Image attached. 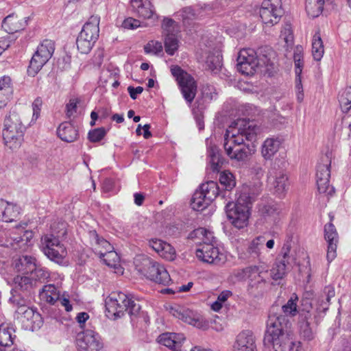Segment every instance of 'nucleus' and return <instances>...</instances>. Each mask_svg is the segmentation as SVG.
Wrapping results in <instances>:
<instances>
[{"mask_svg": "<svg viewBox=\"0 0 351 351\" xmlns=\"http://www.w3.org/2000/svg\"><path fill=\"white\" fill-rule=\"evenodd\" d=\"M171 72L177 81L185 101L191 104L197 93V84L194 78L179 66H172Z\"/></svg>", "mask_w": 351, "mask_h": 351, "instance_id": "nucleus-11", "label": "nucleus"}, {"mask_svg": "<svg viewBox=\"0 0 351 351\" xmlns=\"http://www.w3.org/2000/svg\"><path fill=\"white\" fill-rule=\"evenodd\" d=\"M298 301V295L293 293L281 308L274 305L269 309L263 342L265 346H272L274 351H300L301 348V343L293 341L287 330V317H294L299 313Z\"/></svg>", "mask_w": 351, "mask_h": 351, "instance_id": "nucleus-1", "label": "nucleus"}, {"mask_svg": "<svg viewBox=\"0 0 351 351\" xmlns=\"http://www.w3.org/2000/svg\"><path fill=\"white\" fill-rule=\"evenodd\" d=\"M232 295V292L229 290H225L220 293L217 297V300L214 302L211 305V308L218 312L222 308L223 304Z\"/></svg>", "mask_w": 351, "mask_h": 351, "instance_id": "nucleus-49", "label": "nucleus"}, {"mask_svg": "<svg viewBox=\"0 0 351 351\" xmlns=\"http://www.w3.org/2000/svg\"><path fill=\"white\" fill-rule=\"evenodd\" d=\"M250 187H243L237 202H228L226 206L228 218L231 220L232 225L241 229L246 227L250 215V208L252 202L260 195L261 184L256 183L255 189L250 193Z\"/></svg>", "mask_w": 351, "mask_h": 351, "instance_id": "nucleus-3", "label": "nucleus"}, {"mask_svg": "<svg viewBox=\"0 0 351 351\" xmlns=\"http://www.w3.org/2000/svg\"><path fill=\"white\" fill-rule=\"evenodd\" d=\"M12 92L0 91V109L7 106L12 96Z\"/></svg>", "mask_w": 351, "mask_h": 351, "instance_id": "nucleus-61", "label": "nucleus"}, {"mask_svg": "<svg viewBox=\"0 0 351 351\" xmlns=\"http://www.w3.org/2000/svg\"><path fill=\"white\" fill-rule=\"evenodd\" d=\"M259 128L254 121L239 119L226 131L223 147L231 159L239 162L247 160L255 151L252 142L256 141Z\"/></svg>", "mask_w": 351, "mask_h": 351, "instance_id": "nucleus-2", "label": "nucleus"}, {"mask_svg": "<svg viewBox=\"0 0 351 351\" xmlns=\"http://www.w3.org/2000/svg\"><path fill=\"white\" fill-rule=\"evenodd\" d=\"M128 91L130 94V97L132 99H136L137 98L138 95H140L143 91V88L141 86H137V87H133V86H128Z\"/></svg>", "mask_w": 351, "mask_h": 351, "instance_id": "nucleus-63", "label": "nucleus"}, {"mask_svg": "<svg viewBox=\"0 0 351 351\" xmlns=\"http://www.w3.org/2000/svg\"><path fill=\"white\" fill-rule=\"evenodd\" d=\"M140 261L141 265L137 266L141 273L158 284L169 285L171 278L164 265L147 256L141 257Z\"/></svg>", "mask_w": 351, "mask_h": 351, "instance_id": "nucleus-9", "label": "nucleus"}, {"mask_svg": "<svg viewBox=\"0 0 351 351\" xmlns=\"http://www.w3.org/2000/svg\"><path fill=\"white\" fill-rule=\"evenodd\" d=\"M76 346L78 351H99L104 345L98 333L86 330L77 335Z\"/></svg>", "mask_w": 351, "mask_h": 351, "instance_id": "nucleus-16", "label": "nucleus"}, {"mask_svg": "<svg viewBox=\"0 0 351 351\" xmlns=\"http://www.w3.org/2000/svg\"><path fill=\"white\" fill-rule=\"evenodd\" d=\"M149 246L152 248L160 257L167 261H173L176 258L175 248L169 243L159 239H151L148 241Z\"/></svg>", "mask_w": 351, "mask_h": 351, "instance_id": "nucleus-19", "label": "nucleus"}, {"mask_svg": "<svg viewBox=\"0 0 351 351\" xmlns=\"http://www.w3.org/2000/svg\"><path fill=\"white\" fill-rule=\"evenodd\" d=\"M15 291H29L32 287V280L27 276H16L14 279Z\"/></svg>", "mask_w": 351, "mask_h": 351, "instance_id": "nucleus-44", "label": "nucleus"}, {"mask_svg": "<svg viewBox=\"0 0 351 351\" xmlns=\"http://www.w3.org/2000/svg\"><path fill=\"white\" fill-rule=\"evenodd\" d=\"M208 162L213 171H219L221 160L216 147H209L208 149Z\"/></svg>", "mask_w": 351, "mask_h": 351, "instance_id": "nucleus-40", "label": "nucleus"}, {"mask_svg": "<svg viewBox=\"0 0 351 351\" xmlns=\"http://www.w3.org/2000/svg\"><path fill=\"white\" fill-rule=\"evenodd\" d=\"M220 183L226 187L227 191L230 190L235 186L234 176L230 172L223 171L220 174Z\"/></svg>", "mask_w": 351, "mask_h": 351, "instance_id": "nucleus-52", "label": "nucleus"}, {"mask_svg": "<svg viewBox=\"0 0 351 351\" xmlns=\"http://www.w3.org/2000/svg\"><path fill=\"white\" fill-rule=\"evenodd\" d=\"M324 54V47L319 32H316L312 39V56L316 61H320Z\"/></svg>", "mask_w": 351, "mask_h": 351, "instance_id": "nucleus-34", "label": "nucleus"}, {"mask_svg": "<svg viewBox=\"0 0 351 351\" xmlns=\"http://www.w3.org/2000/svg\"><path fill=\"white\" fill-rule=\"evenodd\" d=\"M144 50L146 53L157 54L162 51V45L160 42L151 40L145 45Z\"/></svg>", "mask_w": 351, "mask_h": 351, "instance_id": "nucleus-55", "label": "nucleus"}, {"mask_svg": "<svg viewBox=\"0 0 351 351\" xmlns=\"http://www.w3.org/2000/svg\"><path fill=\"white\" fill-rule=\"evenodd\" d=\"M19 214V208L14 204L7 202L5 215L3 221L5 222L12 221Z\"/></svg>", "mask_w": 351, "mask_h": 351, "instance_id": "nucleus-48", "label": "nucleus"}, {"mask_svg": "<svg viewBox=\"0 0 351 351\" xmlns=\"http://www.w3.org/2000/svg\"><path fill=\"white\" fill-rule=\"evenodd\" d=\"M90 237L96 245L95 247V250L96 251V248L98 250H101L103 252H108L109 251H112L113 250V247L111 244L103 238H100L96 231H92L90 232Z\"/></svg>", "mask_w": 351, "mask_h": 351, "instance_id": "nucleus-41", "label": "nucleus"}, {"mask_svg": "<svg viewBox=\"0 0 351 351\" xmlns=\"http://www.w3.org/2000/svg\"><path fill=\"white\" fill-rule=\"evenodd\" d=\"M321 162L317 166L316 179L330 178V161L328 156L321 159Z\"/></svg>", "mask_w": 351, "mask_h": 351, "instance_id": "nucleus-38", "label": "nucleus"}, {"mask_svg": "<svg viewBox=\"0 0 351 351\" xmlns=\"http://www.w3.org/2000/svg\"><path fill=\"white\" fill-rule=\"evenodd\" d=\"M170 314L184 322L199 329L208 328V322L197 313L185 307L174 305L169 308Z\"/></svg>", "mask_w": 351, "mask_h": 351, "instance_id": "nucleus-14", "label": "nucleus"}, {"mask_svg": "<svg viewBox=\"0 0 351 351\" xmlns=\"http://www.w3.org/2000/svg\"><path fill=\"white\" fill-rule=\"evenodd\" d=\"M26 127L18 113L10 111L5 117L2 129L3 144L12 150L21 147L24 140Z\"/></svg>", "mask_w": 351, "mask_h": 351, "instance_id": "nucleus-4", "label": "nucleus"}, {"mask_svg": "<svg viewBox=\"0 0 351 351\" xmlns=\"http://www.w3.org/2000/svg\"><path fill=\"white\" fill-rule=\"evenodd\" d=\"M218 195H219V189L217 183L208 181L202 184L199 189L194 193L191 199V206L195 210H204Z\"/></svg>", "mask_w": 351, "mask_h": 351, "instance_id": "nucleus-10", "label": "nucleus"}, {"mask_svg": "<svg viewBox=\"0 0 351 351\" xmlns=\"http://www.w3.org/2000/svg\"><path fill=\"white\" fill-rule=\"evenodd\" d=\"M42 106V99L39 97L36 98L32 104L33 117L37 119L40 114V108Z\"/></svg>", "mask_w": 351, "mask_h": 351, "instance_id": "nucleus-62", "label": "nucleus"}, {"mask_svg": "<svg viewBox=\"0 0 351 351\" xmlns=\"http://www.w3.org/2000/svg\"><path fill=\"white\" fill-rule=\"evenodd\" d=\"M106 134V130L104 128H99L89 131L88 137L91 142L100 141Z\"/></svg>", "mask_w": 351, "mask_h": 351, "instance_id": "nucleus-54", "label": "nucleus"}, {"mask_svg": "<svg viewBox=\"0 0 351 351\" xmlns=\"http://www.w3.org/2000/svg\"><path fill=\"white\" fill-rule=\"evenodd\" d=\"M33 232L21 226H16L6 234L5 245L15 250H25L33 239Z\"/></svg>", "mask_w": 351, "mask_h": 351, "instance_id": "nucleus-13", "label": "nucleus"}, {"mask_svg": "<svg viewBox=\"0 0 351 351\" xmlns=\"http://www.w3.org/2000/svg\"><path fill=\"white\" fill-rule=\"evenodd\" d=\"M330 178L316 179L317 189L320 193H326L332 195L334 189L329 184Z\"/></svg>", "mask_w": 351, "mask_h": 351, "instance_id": "nucleus-51", "label": "nucleus"}, {"mask_svg": "<svg viewBox=\"0 0 351 351\" xmlns=\"http://www.w3.org/2000/svg\"><path fill=\"white\" fill-rule=\"evenodd\" d=\"M233 351H256L253 332L248 330L241 332L237 336Z\"/></svg>", "mask_w": 351, "mask_h": 351, "instance_id": "nucleus-21", "label": "nucleus"}, {"mask_svg": "<svg viewBox=\"0 0 351 351\" xmlns=\"http://www.w3.org/2000/svg\"><path fill=\"white\" fill-rule=\"evenodd\" d=\"M12 92L13 89L11 86V79L8 76H3L0 79V91Z\"/></svg>", "mask_w": 351, "mask_h": 351, "instance_id": "nucleus-60", "label": "nucleus"}, {"mask_svg": "<svg viewBox=\"0 0 351 351\" xmlns=\"http://www.w3.org/2000/svg\"><path fill=\"white\" fill-rule=\"evenodd\" d=\"M259 212L264 217H275L278 214V208L274 202L261 205Z\"/></svg>", "mask_w": 351, "mask_h": 351, "instance_id": "nucleus-46", "label": "nucleus"}, {"mask_svg": "<svg viewBox=\"0 0 351 351\" xmlns=\"http://www.w3.org/2000/svg\"><path fill=\"white\" fill-rule=\"evenodd\" d=\"M10 301L16 306L14 319L21 324L23 329L34 331L42 326L43 321L40 314L36 309L27 306L19 295H13Z\"/></svg>", "mask_w": 351, "mask_h": 351, "instance_id": "nucleus-8", "label": "nucleus"}, {"mask_svg": "<svg viewBox=\"0 0 351 351\" xmlns=\"http://www.w3.org/2000/svg\"><path fill=\"white\" fill-rule=\"evenodd\" d=\"M262 274L263 272L261 270V267L254 265L239 270L237 273V276L240 279H247L249 280V285L252 287H258L261 284L265 282Z\"/></svg>", "mask_w": 351, "mask_h": 351, "instance_id": "nucleus-20", "label": "nucleus"}, {"mask_svg": "<svg viewBox=\"0 0 351 351\" xmlns=\"http://www.w3.org/2000/svg\"><path fill=\"white\" fill-rule=\"evenodd\" d=\"M265 238L264 236H258L255 237L248 245L247 248V253L249 254V258L255 260L258 258L261 254V250L264 243Z\"/></svg>", "mask_w": 351, "mask_h": 351, "instance_id": "nucleus-33", "label": "nucleus"}, {"mask_svg": "<svg viewBox=\"0 0 351 351\" xmlns=\"http://www.w3.org/2000/svg\"><path fill=\"white\" fill-rule=\"evenodd\" d=\"M100 18L98 16H92L84 25L80 35L96 43L99 38Z\"/></svg>", "mask_w": 351, "mask_h": 351, "instance_id": "nucleus-25", "label": "nucleus"}, {"mask_svg": "<svg viewBox=\"0 0 351 351\" xmlns=\"http://www.w3.org/2000/svg\"><path fill=\"white\" fill-rule=\"evenodd\" d=\"M165 47L167 53L173 56L178 48V40L176 34L167 33L165 39Z\"/></svg>", "mask_w": 351, "mask_h": 351, "instance_id": "nucleus-43", "label": "nucleus"}, {"mask_svg": "<svg viewBox=\"0 0 351 351\" xmlns=\"http://www.w3.org/2000/svg\"><path fill=\"white\" fill-rule=\"evenodd\" d=\"M32 278L38 280H44L49 277V272L45 269L36 265V269L31 273Z\"/></svg>", "mask_w": 351, "mask_h": 351, "instance_id": "nucleus-58", "label": "nucleus"}, {"mask_svg": "<svg viewBox=\"0 0 351 351\" xmlns=\"http://www.w3.org/2000/svg\"><path fill=\"white\" fill-rule=\"evenodd\" d=\"M57 134L61 140L67 143L74 142L78 138L77 130L67 121L63 122L59 125Z\"/></svg>", "mask_w": 351, "mask_h": 351, "instance_id": "nucleus-26", "label": "nucleus"}, {"mask_svg": "<svg viewBox=\"0 0 351 351\" xmlns=\"http://www.w3.org/2000/svg\"><path fill=\"white\" fill-rule=\"evenodd\" d=\"M95 42L90 40L89 39L81 36L78 35L76 40V45L78 51L81 53L87 54L92 49L93 47L95 45Z\"/></svg>", "mask_w": 351, "mask_h": 351, "instance_id": "nucleus-45", "label": "nucleus"}, {"mask_svg": "<svg viewBox=\"0 0 351 351\" xmlns=\"http://www.w3.org/2000/svg\"><path fill=\"white\" fill-rule=\"evenodd\" d=\"M237 70L243 75H252L256 69L263 66L265 62L259 58L253 49H243L240 50L237 57Z\"/></svg>", "mask_w": 351, "mask_h": 351, "instance_id": "nucleus-12", "label": "nucleus"}, {"mask_svg": "<svg viewBox=\"0 0 351 351\" xmlns=\"http://www.w3.org/2000/svg\"><path fill=\"white\" fill-rule=\"evenodd\" d=\"M259 13L264 24L272 26L278 23L283 13L281 0H264Z\"/></svg>", "mask_w": 351, "mask_h": 351, "instance_id": "nucleus-15", "label": "nucleus"}, {"mask_svg": "<svg viewBox=\"0 0 351 351\" xmlns=\"http://www.w3.org/2000/svg\"><path fill=\"white\" fill-rule=\"evenodd\" d=\"M341 110L347 113L351 108V86L344 89L339 95Z\"/></svg>", "mask_w": 351, "mask_h": 351, "instance_id": "nucleus-42", "label": "nucleus"}, {"mask_svg": "<svg viewBox=\"0 0 351 351\" xmlns=\"http://www.w3.org/2000/svg\"><path fill=\"white\" fill-rule=\"evenodd\" d=\"M2 28L8 34H14L23 29V23L19 21L17 16L10 14L3 19Z\"/></svg>", "mask_w": 351, "mask_h": 351, "instance_id": "nucleus-31", "label": "nucleus"}, {"mask_svg": "<svg viewBox=\"0 0 351 351\" xmlns=\"http://www.w3.org/2000/svg\"><path fill=\"white\" fill-rule=\"evenodd\" d=\"M251 173H252V174L256 176V181L253 184L250 183V184L243 186V187H247V188L250 187L251 189L250 190V193L253 191V190L255 189V186H256V183H258V182L261 183V189L263 188V184L261 181V179L263 176L265 171L261 165L256 164L252 167Z\"/></svg>", "mask_w": 351, "mask_h": 351, "instance_id": "nucleus-47", "label": "nucleus"}, {"mask_svg": "<svg viewBox=\"0 0 351 351\" xmlns=\"http://www.w3.org/2000/svg\"><path fill=\"white\" fill-rule=\"evenodd\" d=\"M14 268L23 274L33 273L36 269V259L29 256H23L14 261Z\"/></svg>", "mask_w": 351, "mask_h": 351, "instance_id": "nucleus-29", "label": "nucleus"}, {"mask_svg": "<svg viewBox=\"0 0 351 351\" xmlns=\"http://www.w3.org/2000/svg\"><path fill=\"white\" fill-rule=\"evenodd\" d=\"M106 316L110 319L121 317L125 312L136 315L141 306L126 294L122 292H112L106 299Z\"/></svg>", "mask_w": 351, "mask_h": 351, "instance_id": "nucleus-5", "label": "nucleus"}, {"mask_svg": "<svg viewBox=\"0 0 351 351\" xmlns=\"http://www.w3.org/2000/svg\"><path fill=\"white\" fill-rule=\"evenodd\" d=\"M15 338V329L12 325L6 323L0 325V346L10 347Z\"/></svg>", "mask_w": 351, "mask_h": 351, "instance_id": "nucleus-27", "label": "nucleus"}, {"mask_svg": "<svg viewBox=\"0 0 351 351\" xmlns=\"http://www.w3.org/2000/svg\"><path fill=\"white\" fill-rule=\"evenodd\" d=\"M185 337L182 333H164L159 336L158 341L173 351H181Z\"/></svg>", "mask_w": 351, "mask_h": 351, "instance_id": "nucleus-24", "label": "nucleus"}, {"mask_svg": "<svg viewBox=\"0 0 351 351\" xmlns=\"http://www.w3.org/2000/svg\"><path fill=\"white\" fill-rule=\"evenodd\" d=\"M96 253L98 254L100 258H103L105 263L110 267H116L119 262V257L113 250L106 253L96 248Z\"/></svg>", "mask_w": 351, "mask_h": 351, "instance_id": "nucleus-39", "label": "nucleus"}, {"mask_svg": "<svg viewBox=\"0 0 351 351\" xmlns=\"http://www.w3.org/2000/svg\"><path fill=\"white\" fill-rule=\"evenodd\" d=\"M60 230L45 234L41 237V249L45 255L51 261L62 265L67 255L64 245L60 241V237L66 234V223H60Z\"/></svg>", "mask_w": 351, "mask_h": 351, "instance_id": "nucleus-6", "label": "nucleus"}, {"mask_svg": "<svg viewBox=\"0 0 351 351\" xmlns=\"http://www.w3.org/2000/svg\"><path fill=\"white\" fill-rule=\"evenodd\" d=\"M269 183L273 186L275 193L282 196L288 188V178L282 170L271 169L268 176Z\"/></svg>", "mask_w": 351, "mask_h": 351, "instance_id": "nucleus-22", "label": "nucleus"}, {"mask_svg": "<svg viewBox=\"0 0 351 351\" xmlns=\"http://www.w3.org/2000/svg\"><path fill=\"white\" fill-rule=\"evenodd\" d=\"M121 26L124 29H135L143 25L140 21L135 19L132 17H128L123 21Z\"/></svg>", "mask_w": 351, "mask_h": 351, "instance_id": "nucleus-57", "label": "nucleus"}, {"mask_svg": "<svg viewBox=\"0 0 351 351\" xmlns=\"http://www.w3.org/2000/svg\"><path fill=\"white\" fill-rule=\"evenodd\" d=\"M280 141L278 138H267L261 147V154L265 160H271L278 152Z\"/></svg>", "mask_w": 351, "mask_h": 351, "instance_id": "nucleus-28", "label": "nucleus"}, {"mask_svg": "<svg viewBox=\"0 0 351 351\" xmlns=\"http://www.w3.org/2000/svg\"><path fill=\"white\" fill-rule=\"evenodd\" d=\"M206 63L208 68L215 73H217L222 66L221 59L219 56L208 57Z\"/></svg>", "mask_w": 351, "mask_h": 351, "instance_id": "nucleus-56", "label": "nucleus"}, {"mask_svg": "<svg viewBox=\"0 0 351 351\" xmlns=\"http://www.w3.org/2000/svg\"><path fill=\"white\" fill-rule=\"evenodd\" d=\"M350 119V116H344L341 120L340 125L337 123L335 125V129L341 130L342 134L347 137L351 136V121Z\"/></svg>", "mask_w": 351, "mask_h": 351, "instance_id": "nucleus-50", "label": "nucleus"}, {"mask_svg": "<svg viewBox=\"0 0 351 351\" xmlns=\"http://www.w3.org/2000/svg\"><path fill=\"white\" fill-rule=\"evenodd\" d=\"M131 3L140 17L154 21L158 19L154 5L149 0H131Z\"/></svg>", "mask_w": 351, "mask_h": 351, "instance_id": "nucleus-23", "label": "nucleus"}, {"mask_svg": "<svg viewBox=\"0 0 351 351\" xmlns=\"http://www.w3.org/2000/svg\"><path fill=\"white\" fill-rule=\"evenodd\" d=\"M324 237L328 243L326 258L328 263H330L337 256V247L339 242L338 233L331 221L324 226Z\"/></svg>", "mask_w": 351, "mask_h": 351, "instance_id": "nucleus-17", "label": "nucleus"}, {"mask_svg": "<svg viewBox=\"0 0 351 351\" xmlns=\"http://www.w3.org/2000/svg\"><path fill=\"white\" fill-rule=\"evenodd\" d=\"M179 16H181L183 23L187 24L190 21L196 19L197 14L191 7H186L180 11Z\"/></svg>", "mask_w": 351, "mask_h": 351, "instance_id": "nucleus-53", "label": "nucleus"}, {"mask_svg": "<svg viewBox=\"0 0 351 351\" xmlns=\"http://www.w3.org/2000/svg\"><path fill=\"white\" fill-rule=\"evenodd\" d=\"M335 295V288L328 285L325 287L323 293L318 300V306L317 310L319 312L326 313L329 308L330 300Z\"/></svg>", "mask_w": 351, "mask_h": 351, "instance_id": "nucleus-32", "label": "nucleus"}, {"mask_svg": "<svg viewBox=\"0 0 351 351\" xmlns=\"http://www.w3.org/2000/svg\"><path fill=\"white\" fill-rule=\"evenodd\" d=\"M295 90L297 94V99L299 102H302L304 99V93L300 78L296 80Z\"/></svg>", "mask_w": 351, "mask_h": 351, "instance_id": "nucleus-64", "label": "nucleus"}, {"mask_svg": "<svg viewBox=\"0 0 351 351\" xmlns=\"http://www.w3.org/2000/svg\"><path fill=\"white\" fill-rule=\"evenodd\" d=\"M40 298L50 304H54L60 299V291L55 285H46L40 291Z\"/></svg>", "mask_w": 351, "mask_h": 351, "instance_id": "nucleus-30", "label": "nucleus"}, {"mask_svg": "<svg viewBox=\"0 0 351 351\" xmlns=\"http://www.w3.org/2000/svg\"><path fill=\"white\" fill-rule=\"evenodd\" d=\"M291 245L289 243L284 244L282 250V256L276 259L274 267L271 269V275L274 280H280L284 278L287 272V265L289 263V252Z\"/></svg>", "mask_w": 351, "mask_h": 351, "instance_id": "nucleus-18", "label": "nucleus"}, {"mask_svg": "<svg viewBox=\"0 0 351 351\" xmlns=\"http://www.w3.org/2000/svg\"><path fill=\"white\" fill-rule=\"evenodd\" d=\"M78 101L75 99H70L66 106V114L68 118L74 116L77 112Z\"/></svg>", "mask_w": 351, "mask_h": 351, "instance_id": "nucleus-59", "label": "nucleus"}, {"mask_svg": "<svg viewBox=\"0 0 351 351\" xmlns=\"http://www.w3.org/2000/svg\"><path fill=\"white\" fill-rule=\"evenodd\" d=\"M55 50V45L53 41L49 39H45L38 46L36 53L40 54L44 59L48 61L51 58Z\"/></svg>", "mask_w": 351, "mask_h": 351, "instance_id": "nucleus-36", "label": "nucleus"}, {"mask_svg": "<svg viewBox=\"0 0 351 351\" xmlns=\"http://www.w3.org/2000/svg\"><path fill=\"white\" fill-rule=\"evenodd\" d=\"M324 0L306 1V11L311 18H315L322 12Z\"/></svg>", "mask_w": 351, "mask_h": 351, "instance_id": "nucleus-37", "label": "nucleus"}, {"mask_svg": "<svg viewBox=\"0 0 351 351\" xmlns=\"http://www.w3.org/2000/svg\"><path fill=\"white\" fill-rule=\"evenodd\" d=\"M47 62V59H44L40 54L35 52L32 57L27 69L28 75L35 76Z\"/></svg>", "mask_w": 351, "mask_h": 351, "instance_id": "nucleus-35", "label": "nucleus"}, {"mask_svg": "<svg viewBox=\"0 0 351 351\" xmlns=\"http://www.w3.org/2000/svg\"><path fill=\"white\" fill-rule=\"evenodd\" d=\"M197 232L203 235V242L197 248L195 254L202 262L220 265L226 262V256L215 246L216 238L213 233L205 228H199Z\"/></svg>", "mask_w": 351, "mask_h": 351, "instance_id": "nucleus-7", "label": "nucleus"}]
</instances>
